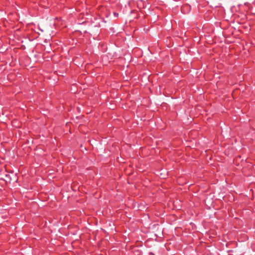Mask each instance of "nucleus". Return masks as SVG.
<instances>
[{
    "mask_svg": "<svg viewBox=\"0 0 255 255\" xmlns=\"http://www.w3.org/2000/svg\"><path fill=\"white\" fill-rule=\"evenodd\" d=\"M115 15H116V16H118V13L116 14V13H115Z\"/></svg>",
    "mask_w": 255,
    "mask_h": 255,
    "instance_id": "f257e3e1",
    "label": "nucleus"
}]
</instances>
